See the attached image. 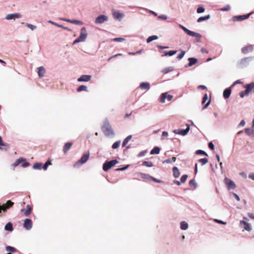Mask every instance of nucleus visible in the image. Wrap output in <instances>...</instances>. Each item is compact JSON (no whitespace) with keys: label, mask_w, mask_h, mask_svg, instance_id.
<instances>
[{"label":"nucleus","mask_w":254,"mask_h":254,"mask_svg":"<svg viewBox=\"0 0 254 254\" xmlns=\"http://www.w3.org/2000/svg\"><path fill=\"white\" fill-rule=\"evenodd\" d=\"M253 47L252 45H249L243 47L242 49V52L244 54H246L249 52H252L253 51Z\"/></svg>","instance_id":"6ab92c4d"},{"label":"nucleus","mask_w":254,"mask_h":254,"mask_svg":"<svg viewBox=\"0 0 254 254\" xmlns=\"http://www.w3.org/2000/svg\"><path fill=\"white\" fill-rule=\"evenodd\" d=\"M121 143V142L120 141H118L115 142L113 145H112V148L113 149H116L119 147L120 144Z\"/></svg>","instance_id":"37998d69"},{"label":"nucleus","mask_w":254,"mask_h":254,"mask_svg":"<svg viewBox=\"0 0 254 254\" xmlns=\"http://www.w3.org/2000/svg\"><path fill=\"white\" fill-rule=\"evenodd\" d=\"M188 178V175H184L181 178V181L182 183H184Z\"/></svg>","instance_id":"a18cd8bd"},{"label":"nucleus","mask_w":254,"mask_h":254,"mask_svg":"<svg viewBox=\"0 0 254 254\" xmlns=\"http://www.w3.org/2000/svg\"><path fill=\"white\" fill-rule=\"evenodd\" d=\"M173 96L168 95L167 93H162L160 98V102L161 103H164L165 99H167L168 101H171L173 99Z\"/></svg>","instance_id":"1a4fd4ad"},{"label":"nucleus","mask_w":254,"mask_h":254,"mask_svg":"<svg viewBox=\"0 0 254 254\" xmlns=\"http://www.w3.org/2000/svg\"><path fill=\"white\" fill-rule=\"evenodd\" d=\"M245 131L246 133L248 135L251 136H254V129H252L251 128H246L245 129Z\"/></svg>","instance_id":"cd10ccee"},{"label":"nucleus","mask_w":254,"mask_h":254,"mask_svg":"<svg viewBox=\"0 0 254 254\" xmlns=\"http://www.w3.org/2000/svg\"><path fill=\"white\" fill-rule=\"evenodd\" d=\"M249 93L246 92V90L240 93V96L241 97L243 98L245 95H248Z\"/></svg>","instance_id":"3c124183"},{"label":"nucleus","mask_w":254,"mask_h":254,"mask_svg":"<svg viewBox=\"0 0 254 254\" xmlns=\"http://www.w3.org/2000/svg\"><path fill=\"white\" fill-rule=\"evenodd\" d=\"M188 228V225L187 223L185 221H183L181 223V228L183 230H186Z\"/></svg>","instance_id":"473e14b6"},{"label":"nucleus","mask_w":254,"mask_h":254,"mask_svg":"<svg viewBox=\"0 0 254 254\" xmlns=\"http://www.w3.org/2000/svg\"><path fill=\"white\" fill-rule=\"evenodd\" d=\"M198 89H206V87L204 85H199L198 86Z\"/></svg>","instance_id":"0e129e2a"},{"label":"nucleus","mask_w":254,"mask_h":254,"mask_svg":"<svg viewBox=\"0 0 254 254\" xmlns=\"http://www.w3.org/2000/svg\"><path fill=\"white\" fill-rule=\"evenodd\" d=\"M210 18V15H206L205 16H202V17H199L197 20V22H201L203 21H205V20H207L208 19H209Z\"/></svg>","instance_id":"2f4dec72"},{"label":"nucleus","mask_w":254,"mask_h":254,"mask_svg":"<svg viewBox=\"0 0 254 254\" xmlns=\"http://www.w3.org/2000/svg\"><path fill=\"white\" fill-rule=\"evenodd\" d=\"M117 163H118V161L117 160H113L110 161L106 162L103 164V169L104 171H107Z\"/></svg>","instance_id":"7ed1b4c3"},{"label":"nucleus","mask_w":254,"mask_h":254,"mask_svg":"<svg viewBox=\"0 0 254 254\" xmlns=\"http://www.w3.org/2000/svg\"><path fill=\"white\" fill-rule=\"evenodd\" d=\"M150 180H152V181H153L154 182H157V183H162V181L161 180H158V179H157L156 178H153L152 177H151V178Z\"/></svg>","instance_id":"bf43d9fd"},{"label":"nucleus","mask_w":254,"mask_h":254,"mask_svg":"<svg viewBox=\"0 0 254 254\" xmlns=\"http://www.w3.org/2000/svg\"><path fill=\"white\" fill-rule=\"evenodd\" d=\"M131 135L128 136L127 138H125V139L124 140L123 142V146L124 147L126 145V144L127 143V142L130 140L131 138Z\"/></svg>","instance_id":"e433bc0d"},{"label":"nucleus","mask_w":254,"mask_h":254,"mask_svg":"<svg viewBox=\"0 0 254 254\" xmlns=\"http://www.w3.org/2000/svg\"><path fill=\"white\" fill-rule=\"evenodd\" d=\"M23 211H24L25 215L28 216L31 213L32 208L29 205H27L26 208L23 210Z\"/></svg>","instance_id":"b1692460"},{"label":"nucleus","mask_w":254,"mask_h":254,"mask_svg":"<svg viewBox=\"0 0 254 254\" xmlns=\"http://www.w3.org/2000/svg\"><path fill=\"white\" fill-rule=\"evenodd\" d=\"M122 55V54H116V55H115L112 57H111L110 58H109L108 59V61H110L111 60L115 58H116L117 57H119V56H121Z\"/></svg>","instance_id":"603ef678"},{"label":"nucleus","mask_w":254,"mask_h":254,"mask_svg":"<svg viewBox=\"0 0 254 254\" xmlns=\"http://www.w3.org/2000/svg\"><path fill=\"white\" fill-rule=\"evenodd\" d=\"M245 88H246V92H247L249 94L254 88V83H251L249 84H247L245 86Z\"/></svg>","instance_id":"4be33fe9"},{"label":"nucleus","mask_w":254,"mask_h":254,"mask_svg":"<svg viewBox=\"0 0 254 254\" xmlns=\"http://www.w3.org/2000/svg\"><path fill=\"white\" fill-rule=\"evenodd\" d=\"M89 152L85 153L82 156L81 159L74 165L75 166H78V164L81 165L85 163L89 159Z\"/></svg>","instance_id":"0eeeda50"},{"label":"nucleus","mask_w":254,"mask_h":254,"mask_svg":"<svg viewBox=\"0 0 254 254\" xmlns=\"http://www.w3.org/2000/svg\"><path fill=\"white\" fill-rule=\"evenodd\" d=\"M26 26L29 28H30L31 30H34L37 28L36 26L29 23L26 24Z\"/></svg>","instance_id":"a19ab883"},{"label":"nucleus","mask_w":254,"mask_h":254,"mask_svg":"<svg viewBox=\"0 0 254 254\" xmlns=\"http://www.w3.org/2000/svg\"><path fill=\"white\" fill-rule=\"evenodd\" d=\"M231 93V90L230 88L226 89L223 92V97L225 99L228 98Z\"/></svg>","instance_id":"5701e85b"},{"label":"nucleus","mask_w":254,"mask_h":254,"mask_svg":"<svg viewBox=\"0 0 254 254\" xmlns=\"http://www.w3.org/2000/svg\"><path fill=\"white\" fill-rule=\"evenodd\" d=\"M25 159L23 158H20L18 159L13 164H12V166L13 168H15L18 166L21 163H22L21 166L23 168L27 167L30 165V163L28 162H25Z\"/></svg>","instance_id":"20e7f679"},{"label":"nucleus","mask_w":254,"mask_h":254,"mask_svg":"<svg viewBox=\"0 0 254 254\" xmlns=\"http://www.w3.org/2000/svg\"><path fill=\"white\" fill-rule=\"evenodd\" d=\"M72 145V143L69 142L66 143L63 147V152L64 154H66L67 151L71 148Z\"/></svg>","instance_id":"a211bd4d"},{"label":"nucleus","mask_w":254,"mask_h":254,"mask_svg":"<svg viewBox=\"0 0 254 254\" xmlns=\"http://www.w3.org/2000/svg\"><path fill=\"white\" fill-rule=\"evenodd\" d=\"M91 76L88 75H82L77 79L78 82L89 81L91 80Z\"/></svg>","instance_id":"f3484780"},{"label":"nucleus","mask_w":254,"mask_h":254,"mask_svg":"<svg viewBox=\"0 0 254 254\" xmlns=\"http://www.w3.org/2000/svg\"><path fill=\"white\" fill-rule=\"evenodd\" d=\"M0 146H7L6 144H5L4 143H3L2 138L0 136Z\"/></svg>","instance_id":"e2e57ef3"},{"label":"nucleus","mask_w":254,"mask_h":254,"mask_svg":"<svg viewBox=\"0 0 254 254\" xmlns=\"http://www.w3.org/2000/svg\"><path fill=\"white\" fill-rule=\"evenodd\" d=\"M208 147H209L210 149H211V150H213L214 149V144H213V143L212 142H210L208 143Z\"/></svg>","instance_id":"052dcab7"},{"label":"nucleus","mask_w":254,"mask_h":254,"mask_svg":"<svg viewBox=\"0 0 254 254\" xmlns=\"http://www.w3.org/2000/svg\"><path fill=\"white\" fill-rule=\"evenodd\" d=\"M190 130V126L188 125L187 128L186 129H178L177 130H174V132L175 133H178L182 135H185L188 133Z\"/></svg>","instance_id":"4468645a"},{"label":"nucleus","mask_w":254,"mask_h":254,"mask_svg":"<svg viewBox=\"0 0 254 254\" xmlns=\"http://www.w3.org/2000/svg\"><path fill=\"white\" fill-rule=\"evenodd\" d=\"M248 216L250 218L254 219V215L252 213H248Z\"/></svg>","instance_id":"774afa93"},{"label":"nucleus","mask_w":254,"mask_h":254,"mask_svg":"<svg viewBox=\"0 0 254 254\" xmlns=\"http://www.w3.org/2000/svg\"><path fill=\"white\" fill-rule=\"evenodd\" d=\"M102 130L106 136H109L114 134V131L108 122H105L102 127Z\"/></svg>","instance_id":"f257e3e1"},{"label":"nucleus","mask_w":254,"mask_h":254,"mask_svg":"<svg viewBox=\"0 0 254 254\" xmlns=\"http://www.w3.org/2000/svg\"><path fill=\"white\" fill-rule=\"evenodd\" d=\"M5 230L8 231H12L13 230V226L10 222L7 223L4 227Z\"/></svg>","instance_id":"c756f323"},{"label":"nucleus","mask_w":254,"mask_h":254,"mask_svg":"<svg viewBox=\"0 0 254 254\" xmlns=\"http://www.w3.org/2000/svg\"><path fill=\"white\" fill-rule=\"evenodd\" d=\"M196 154H203V155L207 156V153L205 152H204V151L201 150H197L196 151Z\"/></svg>","instance_id":"49530a36"},{"label":"nucleus","mask_w":254,"mask_h":254,"mask_svg":"<svg viewBox=\"0 0 254 254\" xmlns=\"http://www.w3.org/2000/svg\"><path fill=\"white\" fill-rule=\"evenodd\" d=\"M24 227L27 230H30L32 227V222L30 219H26L24 221Z\"/></svg>","instance_id":"dca6fc26"},{"label":"nucleus","mask_w":254,"mask_h":254,"mask_svg":"<svg viewBox=\"0 0 254 254\" xmlns=\"http://www.w3.org/2000/svg\"><path fill=\"white\" fill-rule=\"evenodd\" d=\"M233 195L234 196H235V198L238 200V201H239L240 200V197L236 193H233Z\"/></svg>","instance_id":"338daca9"},{"label":"nucleus","mask_w":254,"mask_h":254,"mask_svg":"<svg viewBox=\"0 0 254 254\" xmlns=\"http://www.w3.org/2000/svg\"><path fill=\"white\" fill-rule=\"evenodd\" d=\"M108 18L105 15H100L98 16L95 19V23L96 24H102L105 21H107Z\"/></svg>","instance_id":"6e6552de"},{"label":"nucleus","mask_w":254,"mask_h":254,"mask_svg":"<svg viewBox=\"0 0 254 254\" xmlns=\"http://www.w3.org/2000/svg\"><path fill=\"white\" fill-rule=\"evenodd\" d=\"M177 51H168V56H172L176 54Z\"/></svg>","instance_id":"864d4df0"},{"label":"nucleus","mask_w":254,"mask_h":254,"mask_svg":"<svg viewBox=\"0 0 254 254\" xmlns=\"http://www.w3.org/2000/svg\"><path fill=\"white\" fill-rule=\"evenodd\" d=\"M136 175L138 177L145 181H149L151 178V176L148 174H144L141 172H137Z\"/></svg>","instance_id":"f8f14e48"},{"label":"nucleus","mask_w":254,"mask_h":254,"mask_svg":"<svg viewBox=\"0 0 254 254\" xmlns=\"http://www.w3.org/2000/svg\"><path fill=\"white\" fill-rule=\"evenodd\" d=\"M140 88L142 90H149L150 84L148 82H142L140 84Z\"/></svg>","instance_id":"412c9836"},{"label":"nucleus","mask_w":254,"mask_h":254,"mask_svg":"<svg viewBox=\"0 0 254 254\" xmlns=\"http://www.w3.org/2000/svg\"><path fill=\"white\" fill-rule=\"evenodd\" d=\"M172 160L170 159H166L163 161V163H171Z\"/></svg>","instance_id":"69168bd1"},{"label":"nucleus","mask_w":254,"mask_h":254,"mask_svg":"<svg viewBox=\"0 0 254 254\" xmlns=\"http://www.w3.org/2000/svg\"><path fill=\"white\" fill-rule=\"evenodd\" d=\"M208 161V160L206 158H204L202 159H200L198 160V162L201 163L202 165H203L205 164H206Z\"/></svg>","instance_id":"58836bf2"},{"label":"nucleus","mask_w":254,"mask_h":254,"mask_svg":"<svg viewBox=\"0 0 254 254\" xmlns=\"http://www.w3.org/2000/svg\"><path fill=\"white\" fill-rule=\"evenodd\" d=\"M51 23H53V24L55 25H57V26L59 27H61V28H64V29H66V30H68L67 28L66 27H64V26L62 25H60V24H56L53 22H51L50 21Z\"/></svg>","instance_id":"13d9d810"},{"label":"nucleus","mask_w":254,"mask_h":254,"mask_svg":"<svg viewBox=\"0 0 254 254\" xmlns=\"http://www.w3.org/2000/svg\"><path fill=\"white\" fill-rule=\"evenodd\" d=\"M125 39L123 38H115L113 39V41L115 42H123L124 41Z\"/></svg>","instance_id":"09e8293b"},{"label":"nucleus","mask_w":254,"mask_h":254,"mask_svg":"<svg viewBox=\"0 0 254 254\" xmlns=\"http://www.w3.org/2000/svg\"><path fill=\"white\" fill-rule=\"evenodd\" d=\"M251 13H249L246 15H240V16H235L233 17V20L234 21H242L243 20L246 19L249 17Z\"/></svg>","instance_id":"2eb2a0df"},{"label":"nucleus","mask_w":254,"mask_h":254,"mask_svg":"<svg viewBox=\"0 0 254 254\" xmlns=\"http://www.w3.org/2000/svg\"><path fill=\"white\" fill-rule=\"evenodd\" d=\"M172 70H173L172 68H171V67H168V68H165V69H163L162 72L164 74H167L168 72L171 71Z\"/></svg>","instance_id":"c03bdc74"},{"label":"nucleus","mask_w":254,"mask_h":254,"mask_svg":"<svg viewBox=\"0 0 254 254\" xmlns=\"http://www.w3.org/2000/svg\"><path fill=\"white\" fill-rule=\"evenodd\" d=\"M65 21L70 22L72 24H77V25H82V22L80 20H70V19H65Z\"/></svg>","instance_id":"c85d7f7f"},{"label":"nucleus","mask_w":254,"mask_h":254,"mask_svg":"<svg viewBox=\"0 0 254 254\" xmlns=\"http://www.w3.org/2000/svg\"><path fill=\"white\" fill-rule=\"evenodd\" d=\"M173 176L175 178H178L180 175V171L177 167L173 168Z\"/></svg>","instance_id":"393cba45"},{"label":"nucleus","mask_w":254,"mask_h":254,"mask_svg":"<svg viewBox=\"0 0 254 254\" xmlns=\"http://www.w3.org/2000/svg\"><path fill=\"white\" fill-rule=\"evenodd\" d=\"M160 149L158 147H154L150 152L151 154H158L160 153Z\"/></svg>","instance_id":"7c9ffc66"},{"label":"nucleus","mask_w":254,"mask_h":254,"mask_svg":"<svg viewBox=\"0 0 254 254\" xmlns=\"http://www.w3.org/2000/svg\"><path fill=\"white\" fill-rule=\"evenodd\" d=\"M230 9V6L229 5H227L225 7L221 9V10L223 11H228Z\"/></svg>","instance_id":"680f3d73"},{"label":"nucleus","mask_w":254,"mask_h":254,"mask_svg":"<svg viewBox=\"0 0 254 254\" xmlns=\"http://www.w3.org/2000/svg\"><path fill=\"white\" fill-rule=\"evenodd\" d=\"M205 9L203 7H199L197 8V12L198 13H202L204 11Z\"/></svg>","instance_id":"8fccbe9b"},{"label":"nucleus","mask_w":254,"mask_h":254,"mask_svg":"<svg viewBox=\"0 0 254 254\" xmlns=\"http://www.w3.org/2000/svg\"><path fill=\"white\" fill-rule=\"evenodd\" d=\"M87 36V33L85 27H82L80 30V35L78 38L73 41V44H75L80 42L84 41Z\"/></svg>","instance_id":"f03ea898"},{"label":"nucleus","mask_w":254,"mask_h":254,"mask_svg":"<svg viewBox=\"0 0 254 254\" xmlns=\"http://www.w3.org/2000/svg\"><path fill=\"white\" fill-rule=\"evenodd\" d=\"M42 166H43V164L41 163H35L33 166V168L34 169H42Z\"/></svg>","instance_id":"72a5a7b5"},{"label":"nucleus","mask_w":254,"mask_h":254,"mask_svg":"<svg viewBox=\"0 0 254 254\" xmlns=\"http://www.w3.org/2000/svg\"><path fill=\"white\" fill-rule=\"evenodd\" d=\"M6 250L7 252H11V253H15L16 251V249L14 248H13L11 246H7L6 247Z\"/></svg>","instance_id":"4c0bfd02"},{"label":"nucleus","mask_w":254,"mask_h":254,"mask_svg":"<svg viewBox=\"0 0 254 254\" xmlns=\"http://www.w3.org/2000/svg\"><path fill=\"white\" fill-rule=\"evenodd\" d=\"M158 19L166 20L167 19V16L165 15H161L158 17Z\"/></svg>","instance_id":"4d7b16f0"},{"label":"nucleus","mask_w":254,"mask_h":254,"mask_svg":"<svg viewBox=\"0 0 254 254\" xmlns=\"http://www.w3.org/2000/svg\"><path fill=\"white\" fill-rule=\"evenodd\" d=\"M207 100H208V96H207V94H205L202 98V103L204 104Z\"/></svg>","instance_id":"5fc2aeb1"},{"label":"nucleus","mask_w":254,"mask_h":254,"mask_svg":"<svg viewBox=\"0 0 254 254\" xmlns=\"http://www.w3.org/2000/svg\"><path fill=\"white\" fill-rule=\"evenodd\" d=\"M38 73L40 78L43 77L45 73V69L43 66L38 68Z\"/></svg>","instance_id":"aec40b11"},{"label":"nucleus","mask_w":254,"mask_h":254,"mask_svg":"<svg viewBox=\"0 0 254 254\" xmlns=\"http://www.w3.org/2000/svg\"><path fill=\"white\" fill-rule=\"evenodd\" d=\"M21 17V15L19 13L8 14L6 15L5 19L7 20H15L16 18H19Z\"/></svg>","instance_id":"ddd939ff"},{"label":"nucleus","mask_w":254,"mask_h":254,"mask_svg":"<svg viewBox=\"0 0 254 254\" xmlns=\"http://www.w3.org/2000/svg\"><path fill=\"white\" fill-rule=\"evenodd\" d=\"M113 15L115 18L118 19H121L124 16V14L119 11H115L113 13Z\"/></svg>","instance_id":"bb28decb"},{"label":"nucleus","mask_w":254,"mask_h":254,"mask_svg":"<svg viewBox=\"0 0 254 254\" xmlns=\"http://www.w3.org/2000/svg\"><path fill=\"white\" fill-rule=\"evenodd\" d=\"M82 91H87V88L86 86L84 85H80L77 88V92H80Z\"/></svg>","instance_id":"f704fd0d"},{"label":"nucleus","mask_w":254,"mask_h":254,"mask_svg":"<svg viewBox=\"0 0 254 254\" xmlns=\"http://www.w3.org/2000/svg\"><path fill=\"white\" fill-rule=\"evenodd\" d=\"M189 184L191 187H193L194 188H195L196 187V183L194 179L191 180L189 182Z\"/></svg>","instance_id":"79ce46f5"},{"label":"nucleus","mask_w":254,"mask_h":254,"mask_svg":"<svg viewBox=\"0 0 254 254\" xmlns=\"http://www.w3.org/2000/svg\"><path fill=\"white\" fill-rule=\"evenodd\" d=\"M188 61L189 62L188 64V65L189 66H192L193 65L195 64L197 62V59L194 58H190L188 59Z\"/></svg>","instance_id":"a878e982"},{"label":"nucleus","mask_w":254,"mask_h":254,"mask_svg":"<svg viewBox=\"0 0 254 254\" xmlns=\"http://www.w3.org/2000/svg\"><path fill=\"white\" fill-rule=\"evenodd\" d=\"M14 203L10 200H8L5 204H3L2 205L0 204V214L1 212H5L6 210L10 207H12Z\"/></svg>","instance_id":"423d86ee"},{"label":"nucleus","mask_w":254,"mask_h":254,"mask_svg":"<svg viewBox=\"0 0 254 254\" xmlns=\"http://www.w3.org/2000/svg\"><path fill=\"white\" fill-rule=\"evenodd\" d=\"M185 53H186V52H185V51H182L181 52V54H179V55L178 56L177 58H178L179 59H182V58L184 57V55H185Z\"/></svg>","instance_id":"de8ad7c7"},{"label":"nucleus","mask_w":254,"mask_h":254,"mask_svg":"<svg viewBox=\"0 0 254 254\" xmlns=\"http://www.w3.org/2000/svg\"><path fill=\"white\" fill-rule=\"evenodd\" d=\"M180 27H181L187 34H188L190 36L195 37L196 38L199 39L201 37V35L197 33H195L194 32L190 31L184 26L182 25H179Z\"/></svg>","instance_id":"39448f33"},{"label":"nucleus","mask_w":254,"mask_h":254,"mask_svg":"<svg viewBox=\"0 0 254 254\" xmlns=\"http://www.w3.org/2000/svg\"><path fill=\"white\" fill-rule=\"evenodd\" d=\"M142 165L149 167L153 166V163L151 161H144Z\"/></svg>","instance_id":"ea45409f"},{"label":"nucleus","mask_w":254,"mask_h":254,"mask_svg":"<svg viewBox=\"0 0 254 254\" xmlns=\"http://www.w3.org/2000/svg\"><path fill=\"white\" fill-rule=\"evenodd\" d=\"M128 165L125 166V167H122V168H117L116 169V171H124V170H125L126 169H127V168H128Z\"/></svg>","instance_id":"6e6d98bb"},{"label":"nucleus","mask_w":254,"mask_h":254,"mask_svg":"<svg viewBox=\"0 0 254 254\" xmlns=\"http://www.w3.org/2000/svg\"><path fill=\"white\" fill-rule=\"evenodd\" d=\"M248 219L246 217H244L243 220L240 221V224L243 226L245 230L250 231L251 230L250 224L246 222Z\"/></svg>","instance_id":"9b49d317"},{"label":"nucleus","mask_w":254,"mask_h":254,"mask_svg":"<svg viewBox=\"0 0 254 254\" xmlns=\"http://www.w3.org/2000/svg\"><path fill=\"white\" fill-rule=\"evenodd\" d=\"M158 39V37L155 35L151 36L149 37L147 39V42L150 43V42L152 41L153 40H155Z\"/></svg>","instance_id":"c9c22d12"},{"label":"nucleus","mask_w":254,"mask_h":254,"mask_svg":"<svg viewBox=\"0 0 254 254\" xmlns=\"http://www.w3.org/2000/svg\"><path fill=\"white\" fill-rule=\"evenodd\" d=\"M224 181L229 190L234 189L236 188L235 184L231 180L226 178L225 179Z\"/></svg>","instance_id":"9d476101"}]
</instances>
